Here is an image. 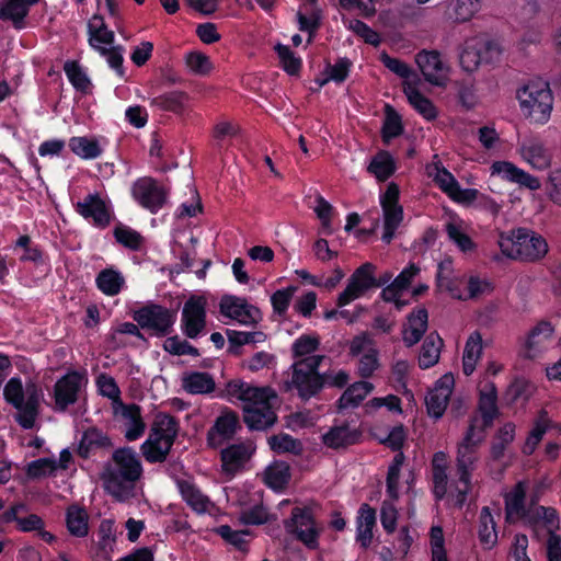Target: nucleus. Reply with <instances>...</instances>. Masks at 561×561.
Wrapping results in <instances>:
<instances>
[{"mask_svg":"<svg viewBox=\"0 0 561 561\" xmlns=\"http://www.w3.org/2000/svg\"><path fill=\"white\" fill-rule=\"evenodd\" d=\"M227 394L231 400L242 403L244 422L252 430H265L276 421L273 410L275 391L270 387H255L241 380L227 385Z\"/></svg>","mask_w":561,"mask_h":561,"instance_id":"obj_1","label":"nucleus"},{"mask_svg":"<svg viewBox=\"0 0 561 561\" xmlns=\"http://www.w3.org/2000/svg\"><path fill=\"white\" fill-rule=\"evenodd\" d=\"M142 476V465L137 453L125 447L113 453L101 476L104 489L118 501L136 495V484Z\"/></svg>","mask_w":561,"mask_h":561,"instance_id":"obj_2","label":"nucleus"},{"mask_svg":"<svg viewBox=\"0 0 561 561\" xmlns=\"http://www.w3.org/2000/svg\"><path fill=\"white\" fill-rule=\"evenodd\" d=\"M3 394L5 400L18 410L19 424L24 428H32L43 399L42 389L32 381L23 386L21 379L11 378L4 387Z\"/></svg>","mask_w":561,"mask_h":561,"instance_id":"obj_3","label":"nucleus"},{"mask_svg":"<svg viewBox=\"0 0 561 561\" xmlns=\"http://www.w3.org/2000/svg\"><path fill=\"white\" fill-rule=\"evenodd\" d=\"M499 247L507 257L528 262L538 261L548 252L545 238L527 228H518L508 234H501Z\"/></svg>","mask_w":561,"mask_h":561,"instance_id":"obj_4","label":"nucleus"},{"mask_svg":"<svg viewBox=\"0 0 561 561\" xmlns=\"http://www.w3.org/2000/svg\"><path fill=\"white\" fill-rule=\"evenodd\" d=\"M175 419L167 413H158L152 422L148 438L141 445V453L149 462L167 459L178 435Z\"/></svg>","mask_w":561,"mask_h":561,"instance_id":"obj_5","label":"nucleus"},{"mask_svg":"<svg viewBox=\"0 0 561 561\" xmlns=\"http://www.w3.org/2000/svg\"><path fill=\"white\" fill-rule=\"evenodd\" d=\"M519 107L525 117L536 124H545L551 115L553 96L549 83L533 80L517 91Z\"/></svg>","mask_w":561,"mask_h":561,"instance_id":"obj_6","label":"nucleus"},{"mask_svg":"<svg viewBox=\"0 0 561 561\" xmlns=\"http://www.w3.org/2000/svg\"><path fill=\"white\" fill-rule=\"evenodd\" d=\"M89 44L106 58L111 68L123 73V48L114 46V32L106 27L104 19L94 14L88 23Z\"/></svg>","mask_w":561,"mask_h":561,"instance_id":"obj_7","label":"nucleus"},{"mask_svg":"<svg viewBox=\"0 0 561 561\" xmlns=\"http://www.w3.org/2000/svg\"><path fill=\"white\" fill-rule=\"evenodd\" d=\"M322 359L323 356H310L293 364L290 386L297 390L300 398L309 399L323 387V377L317 371Z\"/></svg>","mask_w":561,"mask_h":561,"instance_id":"obj_8","label":"nucleus"},{"mask_svg":"<svg viewBox=\"0 0 561 561\" xmlns=\"http://www.w3.org/2000/svg\"><path fill=\"white\" fill-rule=\"evenodd\" d=\"M478 451L468 449L467 447L457 448L456 457V473L458 480L456 481L455 490L450 491L454 497V505L461 506L468 493L472 489L471 478L478 463Z\"/></svg>","mask_w":561,"mask_h":561,"instance_id":"obj_9","label":"nucleus"},{"mask_svg":"<svg viewBox=\"0 0 561 561\" xmlns=\"http://www.w3.org/2000/svg\"><path fill=\"white\" fill-rule=\"evenodd\" d=\"M501 54L497 44L481 37L474 36L468 38L460 51L459 60L461 68L467 72H472L483 61H491Z\"/></svg>","mask_w":561,"mask_h":561,"instance_id":"obj_10","label":"nucleus"},{"mask_svg":"<svg viewBox=\"0 0 561 561\" xmlns=\"http://www.w3.org/2000/svg\"><path fill=\"white\" fill-rule=\"evenodd\" d=\"M285 527L308 549H318L321 528L317 525L308 508L295 507Z\"/></svg>","mask_w":561,"mask_h":561,"instance_id":"obj_11","label":"nucleus"},{"mask_svg":"<svg viewBox=\"0 0 561 561\" xmlns=\"http://www.w3.org/2000/svg\"><path fill=\"white\" fill-rule=\"evenodd\" d=\"M554 336L551 323H537L525 336L519 347V355L525 359L541 358L550 348Z\"/></svg>","mask_w":561,"mask_h":561,"instance_id":"obj_12","label":"nucleus"},{"mask_svg":"<svg viewBox=\"0 0 561 561\" xmlns=\"http://www.w3.org/2000/svg\"><path fill=\"white\" fill-rule=\"evenodd\" d=\"M545 488V481H539L535 484L530 495V511L525 524L530 527L541 525L547 529L549 536L551 533L557 534L561 527V522L560 515L556 508L551 506L537 505Z\"/></svg>","mask_w":561,"mask_h":561,"instance_id":"obj_13","label":"nucleus"},{"mask_svg":"<svg viewBox=\"0 0 561 561\" xmlns=\"http://www.w3.org/2000/svg\"><path fill=\"white\" fill-rule=\"evenodd\" d=\"M399 187L390 183L386 192L380 196V205L383 215L382 241L390 243L394 232L403 220V208L399 204Z\"/></svg>","mask_w":561,"mask_h":561,"instance_id":"obj_14","label":"nucleus"},{"mask_svg":"<svg viewBox=\"0 0 561 561\" xmlns=\"http://www.w3.org/2000/svg\"><path fill=\"white\" fill-rule=\"evenodd\" d=\"M220 313L242 325H254L262 319L260 310L247 299L232 295H225L219 302Z\"/></svg>","mask_w":561,"mask_h":561,"instance_id":"obj_15","label":"nucleus"},{"mask_svg":"<svg viewBox=\"0 0 561 561\" xmlns=\"http://www.w3.org/2000/svg\"><path fill=\"white\" fill-rule=\"evenodd\" d=\"M134 199L151 213H157L165 204L168 192L149 176L138 179L131 185Z\"/></svg>","mask_w":561,"mask_h":561,"instance_id":"obj_16","label":"nucleus"},{"mask_svg":"<svg viewBox=\"0 0 561 561\" xmlns=\"http://www.w3.org/2000/svg\"><path fill=\"white\" fill-rule=\"evenodd\" d=\"M415 61L424 79L436 87H445L449 80V65L436 50H422L415 56Z\"/></svg>","mask_w":561,"mask_h":561,"instance_id":"obj_17","label":"nucleus"},{"mask_svg":"<svg viewBox=\"0 0 561 561\" xmlns=\"http://www.w3.org/2000/svg\"><path fill=\"white\" fill-rule=\"evenodd\" d=\"M428 174L433 176L438 187L454 202L470 204L479 195V192L474 188H461L456 178L444 167L434 164L430 167Z\"/></svg>","mask_w":561,"mask_h":561,"instance_id":"obj_18","label":"nucleus"},{"mask_svg":"<svg viewBox=\"0 0 561 561\" xmlns=\"http://www.w3.org/2000/svg\"><path fill=\"white\" fill-rule=\"evenodd\" d=\"M454 387V376L451 374H445L431 389H428L425 396V405L427 414L431 417L438 420L444 415L453 394Z\"/></svg>","mask_w":561,"mask_h":561,"instance_id":"obj_19","label":"nucleus"},{"mask_svg":"<svg viewBox=\"0 0 561 561\" xmlns=\"http://www.w3.org/2000/svg\"><path fill=\"white\" fill-rule=\"evenodd\" d=\"M253 451L251 443L241 442L227 446L220 453L221 472L227 479H232L244 468Z\"/></svg>","mask_w":561,"mask_h":561,"instance_id":"obj_20","label":"nucleus"},{"mask_svg":"<svg viewBox=\"0 0 561 561\" xmlns=\"http://www.w3.org/2000/svg\"><path fill=\"white\" fill-rule=\"evenodd\" d=\"M522 159L536 170H546L551 165L552 154L537 137L528 136L518 141Z\"/></svg>","mask_w":561,"mask_h":561,"instance_id":"obj_21","label":"nucleus"},{"mask_svg":"<svg viewBox=\"0 0 561 561\" xmlns=\"http://www.w3.org/2000/svg\"><path fill=\"white\" fill-rule=\"evenodd\" d=\"M138 324L156 334H167L175 321V314L160 306L142 308L135 316Z\"/></svg>","mask_w":561,"mask_h":561,"instance_id":"obj_22","label":"nucleus"},{"mask_svg":"<svg viewBox=\"0 0 561 561\" xmlns=\"http://www.w3.org/2000/svg\"><path fill=\"white\" fill-rule=\"evenodd\" d=\"M351 354L359 357L358 371L362 377H369L378 368V352L373 340L360 334L354 337L350 345Z\"/></svg>","mask_w":561,"mask_h":561,"instance_id":"obj_23","label":"nucleus"},{"mask_svg":"<svg viewBox=\"0 0 561 561\" xmlns=\"http://www.w3.org/2000/svg\"><path fill=\"white\" fill-rule=\"evenodd\" d=\"M527 491V482L519 481L505 494V518L507 523L526 522L530 511V504L527 505L526 502Z\"/></svg>","mask_w":561,"mask_h":561,"instance_id":"obj_24","label":"nucleus"},{"mask_svg":"<svg viewBox=\"0 0 561 561\" xmlns=\"http://www.w3.org/2000/svg\"><path fill=\"white\" fill-rule=\"evenodd\" d=\"M87 378L83 374L72 371L59 379L55 385V402L59 410L78 400L80 390L85 386Z\"/></svg>","mask_w":561,"mask_h":561,"instance_id":"obj_25","label":"nucleus"},{"mask_svg":"<svg viewBox=\"0 0 561 561\" xmlns=\"http://www.w3.org/2000/svg\"><path fill=\"white\" fill-rule=\"evenodd\" d=\"M206 299L203 296H193L184 305L182 321L185 334L194 339L205 327Z\"/></svg>","mask_w":561,"mask_h":561,"instance_id":"obj_26","label":"nucleus"},{"mask_svg":"<svg viewBox=\"0 0 561 561\" xmlns=\"http://www.w3.org/2000/svg\"><path fill=\"white\" fill-rule=\"evenodd\" d=\"M113 413L121 421L127 440L133 442L142 436L146 424L138 405L125 404L124 402L117 403V407L113 409Z\"/></svg>","mask_w":561,"mask_h":561,"instance_id":"obj_27","label":"nucleus"},{"mask_svg":"<svg viewBox=\"0 0 561 561\" xmlns=\"http://www.w3.org/2000/svg\"><path fill=\"white\" fill-rule=\"evenodd\" d=\"M239 427V421L234 413L225 411L215 421L208 430L207 444L213 448L221 447L225 443L231 440Z\"/></svg>","mask_w":561,"mask_h":561,"instance_id":"obj_28","label":"nucleus"},{"mask_svg":"<svg viewBox=\"0 0 561 561\" xmlns=\"http://www.w3.org/2000/svg\"><path fill=\"white\" fill-rule=\"evenodd\" d=\"M491 173L492 175H499L506 181L516 183L530 191H537L541 187V183L538 178L529 174L508 161H496L492 163Z\"/></svg>","mask_w":561,"mask_h":561,"instance_id":"obj_29","label":"nucleus"},{"mask_svg":"<svg viewBox=\"0 0 561 561\" xmlns=\"http://www.w3.org/2000/svg\"><path fill=\"white\" fill-rule=\"evenodd\" d=\"M437 291L450 298L476 299L492 291L491 283H437Z\"/></svg>","mask_w":561,"mask_h":561,"instance_id":"obj_30","label":"nucleus"},{"mask_svg":"<svg viewBox=\"0 0 561 561\" xmlns=\"http://www.w3.org/2000/svg\"><path fill=\"white\" fill-rule=\"evenodd\" d=\"M478 410L484 426H491L499 414L497 390L494 382L483 380L479 385Z\"/></svg>","mask_w":561,"mask_h":561,"instance_id":"obj_31","label":"nucleus"},{"mask_svg":"<svg viewBox=\"0 0 561 561\" xmlns=\"http://www.w3.org/2000/svg\"><path fill=\"white\" fill-rule=\"evenodd\" d=\"M426 287H414L413 283H389L381 291L382 299L393 304L397 309L409 305L415 296L421 295Z\"/></svg>","mask_w":561,"mask_h":561,"instance_id":"obj_32","label":"nucleus"},{"mask_svg":"<svg viewBox=\"0 0 561 561\" xmlns=\"http://www.w3.org/2000/svg\"><path fill=\"white\" fill-rule=\"evenodd\" d=\"M78 213L94 225L105 227L110 224V214L104 202L98 195H88L77 204Z\"/></svg>","mask_w":561,"mask_h":561,"instance_id":"obj_33","label":"nucleus"},{"mask_svg":"<svg viewBox=\"0 0 561 561\" xmlns=\"http://www.w3.org/2000/svg\"><path fill=\"white\" fill-rule=\"evenodd\" d=\"M376 526V511L368 504L360 505L356 517V540L363 548L369 547Z\"/></svg>","mask_w":561,"mask_h":561,"instance_id":"obj_34","label":"nucleus"},{"mask_svg":"<svg viewBox=\"0 0 561 561\" xmlns=\"http://www.w3.org/2000/svg\"><path fill=\"white\" fill-rule=\"evenodd\" d=\"M428 314L425 309L412 311L404 324L402 336L408 346L416 344L427 330Z\"/></svg>","mask_w":561,"mask_h":561,"instance_id":"obj_35","label":"nucleus"},{"mask_svg":"<svg viewBox=\"0 0 561 561\" xmlns=\"http://www.w3.org/2000/svg\"><path fill=\"white\" fill-rule=\"evenodd\" d=\"M39 0H5L0 5V19L9 20L16 28L23 26V20L28 14L30 8Z\"/></svg>","mask_w":561,"mask_h":561,"instance_id":"obj_36","label":"nucleus"},{"mask_svg":"<svg viewBox=\"0 0 561 561\" xmlns=\"http://www.w3.org/2000/svg\"><path fill=\"white\" fill-rule=\"evenodd\" d=\"M404 94L409 103L427 121L437 117V110L433 102L425 98L415 87L414 81H408L403 84Z\"/></svg>","mask_w":561,"mask_h":561,"instance_id":"obj_37","label":"nucleus"},{"mask_svg":"<svg viewBox=\"0 0 561 561\" xmlns=\"http://www.w3.org/2000/svg\"><path fill=\"white\" fill-rule=\"evenodd\" d=\"M183 500L198 514L211 513L214 504L194 484L187 481L178 483Z\"/></svg>","mask_w":561,"mask_h":561,"instance_id":"obj_38","label":"nucleus"},{"mask_svg":"<svg viewBox=\"0 0 561 561\" xmlns=\"http://www.w3.org/2000/svg\"><path fill=\"white\" fill-rule=\"evenodd\" d=\"M481 0H447V16L458 23L470 21L481 9Z\"/></svg>","mask_w":561,"mask_h":561,"instance_id":"obj_39","label":"nucleus"},{"mask_svg":"<svg viewBox=\"0 0 561 561\" xmlns=\"http://www.w3.org/2000/svg\"><path fill=\"white\" fill-rule=\"evenodd\" d=\"M182 387L188 393L204 394L215 389V380L207 373L192 371L183 375Z\"/></svg>","mask_w":561,"mask_h":561,"instance_id":"obj_40","label":"nucleus"},{"mask_svg":"<svg viewBox=\"0 0 561 561\" xmlns=\"http://www.w3.org/2000/svg\"><path fill=\"white\" fill-rule=\"evenodd\" d=\"M98 553L96 557L102 561H108L114 552L115 547V528L111 519L101 522L98 530Z\"/></svg>","mask_w":561,"mask_h":561,"instance_id":"obj_41","label":"nucleus"},{"mask_svg":"<svg viewBox=\"0 0 561 561\" xmlns=\"http://www.w3.org/2000/svg\"><path fill=\"white\" fill-rule=\"evenodd\" d=\"M442 347L443 340L439 337V335L435 333L427 335L422 344L419 355L420 368L427 369L436 365L439 360Z\"/></svg>","mask_w":561,"mask_h":561,"instance_id":"obj_42","label":"nucleus"},{"mask_svg":"<svg viewBox=\"0 0 561 561\" xmlns=\"http://www.w3.org/2000/svg\"><path fill=\"white\" fill-rule=\"evenodd\" d=\"M478 536L484 549H492L497 542L495 522L486 506L480 512Z\"/></svg>","mask_w":561,"mask_h":561,"instance_id":"obj_43","label":"nucleus"},{"mask_svg":"<svg viewBox=\"0 0 561 561\" xmlns=\"http://www.w3.org/2000/svg\"><path fill=\"white\" fill-rule=\"evenodd\" d=\"M482 350V337L480 333L473 332L466 342L462 356V370L467 376L474 371L476 366L480 360Z\"/></svg>","mask_w":561,"mask_h":561,"instance_id":"obj_44","label":"nucleus"},{"mask_svg":"<svg viewBox=\"0 0 561 561\" xmlns=\"http://www.w3.org/2000/svg\"><path fill=\"white\" fill-rule=\"evenodd\" d=\"M374 389L371 382L358 381L348 387L339 400L341 409L357 407Z\"/></svg>","mask_w":561,"mask_h":561,"instance_id":"obj_45","label":"nucleus"},{"mask_svg":"<svg viewBox=\"0 0 561 561\" xmlns=\"http://www.w3.org/2000/svg\"><path fill=\"white\" fill-rule=\"evenodd\" d=\"M359 433L348 426H336L323 435V443L332 448H340L357 442Z\"/></svg>","mask_w":561,"mask_h":561,"instance_id":"obj_46","label":"nucleus"},{"mask_svg":"<svg viewBox=\"0 0 561 561\" xmlns=\"http://www.w3.org/2000/svg\"><path fill=\"white\" fill-rule=\"evenodd\" d=\"M290 479L289 466L283 461L272 462L264 472L265 483L274 489H283Z\"/></svg>","mask_w":561,"mask_h":561,"instance_id":"obj_47","label":"nucleus"},{"mask_svg":"<svg viewBox=\"0 0 561 561\" xmlns=\"http://www.w3.org/2000/svg\"><path fill=\"white\" fill-rule=\"evenodd\" d=\"M69 148L75 154L87 160L95 159L102 153V149L98 140L89 137L70 138Z\"/></svg>","mask_w":561,"mask_h":561,"instance_id":"obj_48","label":"nucleus"},{"mask_svg":"<svg viewBox=\"0 0 561 561\" xmlns=\"http://www.w3.org/2000/svg\"><path fill=\"white\" fill-rule=\"evenodd\" d=\"M187 95L183 92L172 91L151 100V105L162 111L180 113L184 110Z\"/></svg>","mask_w":561,"mask_h":561,"instance_id":"obj_49","label":"nucleus"},{"mask_svg":"<svg viewBox=\"0 0 561 561\" xmlns=\"http://www.w3.org/2000/svg\"><path fill=\"white\" fill-rule=\"evenodd\" d=\"M516 426L512 422L504 423L496 432L491 447V455L494 459L503 456L504 450L515 439Z\"/></svg>","mask_w":561,"mask_h":561,"instance_id":"obj_50","label":"nucleus"},{"mask_svg":"<svg viewBox=\"0 0 561 561\" xmlns=\"http://www.w3.org/2000/svg\"><path fill=\"white\" fill-rule=\"evenodd\" d=\"M550 420L546 412H541L540 415L534 423V427L529 432L526 442L523 447V453L526 455H531L539 443L541 442L543 435L549 428Z\"/></svg>","mask_w":561,"mask_h":561,"instance_id":"obj_51","label":"nucleus"},{"mask_svg":"<svg viewBox=\"0 0 561 561\" xmlns=\"http://www.w3.org/2000/svg\"><path fill=\"white\" fill-rule=\"evenodd\" d=\"M89 515L85 510L71 506L67 512V527L71 535L84 537L89 533Z\"/></svg>","mask_w":561,"mask_h":561,"instance_id":"obj_52","label":"nucleus"},{"mask_svg":"<svg viewBox=\"0 0 561 561\" xmlns=\"http://www.w3.org/2000/svg\"><path fill=\"white\" fill-rule=\"evenodd\" d=\"M367 170L378 181H386L394 172L393 159L388 152L381 151L373 158Z\"/></svg>","mask_w":561,"mask_h":561,"instance_id":"obj_53","label":"nucleus"},{"mask_svg":"<svg viewBox=\"0 0 561 561\" xmlns=\"http://www.w3.org/2000/svg\"><path fill=\"white\" fill-rule=\"evenodd\" d=\"M404 462V455L398 453L388 469L387 474V494L392 501L399 499L400 471Z\"/></svg>","mask_w":561,"mask_h":561,"instance_id":"obj_54","label":"nucleus"},{"mask_svg":"<svg viewBox=\"0 0 561 561\" xmlns=\"http://www.w3.org/2000/svg\"><path fill=\"white\" fill-rule=\"evenodd\" d=\"M446 232L448 234L449 240H451L462 252H469L474 249L473 241L466 233L460 221H448L446 224Z\"/></svg>","mask_w":561,"mask_h":561,"instance_id":"obj_55","label":"nucleus"},{"mask_svg":"<svg viewBox=\"0 0 561 561\" xmlns=\"http://www.w3.org/2000/svg\"><path fill=\"white\" fill-rule=\"evenodd\" d=\"M95 383L99 393L112 401V409L116 408L117 403H123L121 400V390L112 376L100 374L95 379Z\"/></svg>","mask_w":561,"mask_h":561,"instance_id":"obj_56","label":"nucleus"},{"mask_svg":"<svg viewBox=\"0 0 561 561\" xmlns=\"http://www.w3.org/2000/svg\"><path fill=\"white\" fill-rule=\"evenodd\" d=\"M489 426L483 425L480 419H473L458 447H467L478 451L479 446L484 439V431Z\"/></svg>","mask_w":561,"mask_h":561,"instance_id":"obj_57","label":"nucleus"},{"mask_svg":"<svg viewBox=\"0 0 561 561\" xmlns=\"http://www.w3.org/2000/svg\"><path fill=\"white\" fill-rule=\"evenodd\" d=\"M268 445L272 450L278 454L291 453L298 455L301 453V444L288 434H277L268 438Z\"/></svg>","mask_w":561,"mask_h":561,"instance_id":"obj_58","label":"nucleus"},{"mask_svg":"<svg viewBox=\"0 0 561 561\" xmlns=\"http://www.w3.org/2000/svg\"><path fill=\"white\" fill-rule=\"evenodd\" d=\"M316 0H310L311 8L308 9L307 4L304 5L306 13L301 10L297 13L298 24L300 31L310 33V36L317 31L320 24V12L314 8ZM311 37H309V42Z\"/></svg>","mask_w":561,"mask_h":561,"instance_id":"obj_59","label":"nucleus"},{"mask_svg":"<svg viewBox=\"0 0 561 561\" xmlns=\"http://www.w3.org/2000/svg\"><path fill=\"white\" fill-rule=\"evenodd\" d=\"M433 471V492L436 499L447 497L448 501L454 504V497L450 494L451 490H455L456 481L449 483L447 469L432 470Z\"/></svg>","mask_w":561,"mask_h":561,"instance_id":"obj_60","label":"nucleus"},{"mask_svg":"<svg viewBox=\"0 0 561 561\" xmlns=\"http://www.w3.org/2000/svg\"><path fill=\"white\" fill-rule=\"evenodd\" d=\"M114 237L118 243L134 251L139 250L144 244L141 234L124 225L115 228Z\"/></svg>","mask_w":561,"mask_h":561,"instance_id":"obj_61","label":"nucleus"},{"mask_svg":"<svg viewBox=\"0 0 561 561\" xmlns=\"http://www.w3.org/2000/svg\"><path fill=\"white\" fill-rule=\"evenodd\" d=\"M430 549L432 561H448L444 531L440 526H432L430 529Z\"/></svg>","mask_w":561,"mask_h":561,"instance_id":"obj_62","label":"nucleus"},{"mask_svg":"<svg viewBox=\"0 0 561 561\" xmlns=\"http://www.w3.org/2000/svg\"><path fill=\"white\" fill-rule=\"evenodd\" d=\"M15 250L22 252L19 256L21 261H31L37 264L44 261L43 251L31 241L28 236H21L18 239Z\"/></svg>","mask_w":561,"mask_h":561,"instance_id":"obj_63","label":"nucleus"},{"mask_svg":"<svg viewBox=\"0 0 561 561\" xmlns=\"http://www.w3.org/2000/svg\"><path fill=\"white\" fill-rule=\"evenodd\" d=\"M57 470V461L50 458H41L27 465L26 473L32 479L51 476Z\"/></svg>","mask_w":561,"mask_h":561,"instance_id":"obj_64","label":"nucleus"}]
</instances>
